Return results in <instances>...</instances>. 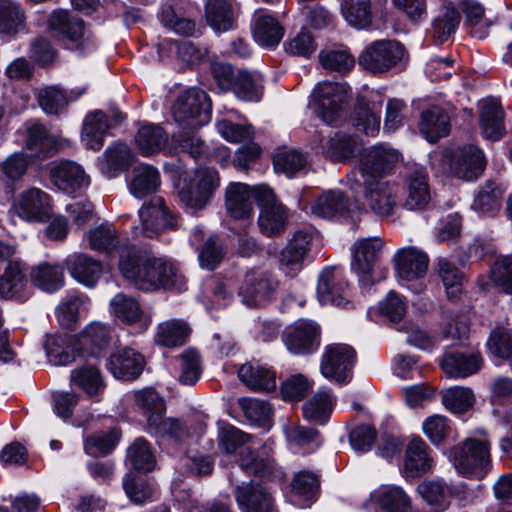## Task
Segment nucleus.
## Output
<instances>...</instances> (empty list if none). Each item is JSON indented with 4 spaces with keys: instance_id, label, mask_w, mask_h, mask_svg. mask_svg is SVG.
I'll return each mask as SVG.
<instances>
[{
    "instance_id": "nucleus-36",
    "label": "nucleus",
    "mask_w": 512,
    "mask_h": 512,
    "mask_svg": "<svg viewBox=\"0 0 512 512\" xmlns=\"http://www.w3.org/2000/svg\"><path fill=\"white\" fill-rule=\"evenodd\" d=\"M85 92V87L71 90L67 94L59 86H48L38 92V102L45 113L58 114L67 107L69 102L77 100Z\"/></svg>"
},
{
    "instance_id": "nucleus-15",
    "label": "nucleus",
    "mask_w": 512,
    "mask_h": 512,
    "mask_svg": "<svg viewBox=\"0 0 512 512\" xmlns=\"http://www.w3.org/2000/svg\"><path fill=\"white\" fill-rule=\"evenodd\" d=\"M348 295V285L335 268L322 270L317 283V297L320 303L348 308L351 304L347 299Z\"/></svg>"
},
{
    "instance_id": "nucleus-49",
    "label": "nucleus",
    "mask_w": 512,
    "mask_h": 512,
    "mask_svg": "<svg viewBox=\"0 0 512 512\" xmlns=\"http://www.w3.org/2000/svg\"><path fill=\"white\" fill-rule=\"evenodd\" d=\"M334 397L330 391L319 390L311 399L303 405V415L306 419L317 423H325L329 418Z\"/></svg>"
},
{
    "instance_id": "nucleus-62",
    "label": "nucleus",
    "mask_w": 512,
    "mask_h": 512,
    "mask_svg": "<svg viewBox=\"0 0 512 512\" xmlns=\"http://www.w3.org/2000/svg\"><path fill=\"white\" fill-rule=\"evenodd\" d=\"M380 115L367 103L360 102L354 117L356 129L367 136L374 137L380 130Z\"/></svg>"
},
{
    "instance_id": "nucleus-21",
    "label": "nucleus",
    "mask_w": 512,
    "mask_h": 512,
    "mask_svg": "<svg viewBox=\"0 0 512 512\" xmlns=\"http://www.w3.org/2000/svg\"><path fill=\"white\" fill-rule=\"evenodd\" d=\"M52 183L61 191L72 194L77 190L87 187L89 177L83 168L73 161H61L50 172Z\"/></svg>"
},
{
    "instance_id": "nucleus-14",
    "label": "nucleus",
    "mask_w": 512,
    "mask_h": 512,
    "mask_svg": "<svg viewBox=\"0 0 512 512\" xmlns=\"http://www.w3.org/2000/svg\"><path fill=\"white\" fill-rule=\"evenodd\" d=\"M140 226H133L135 236L153 237L167 228L173 227L174 220L161 198L152 200L139 210Z\"/></svg>"
},
{
    "instance_id": "nucleus-61",
    "label": "nucleus",
    "mask_w": 512,
    "mask_h": 512,
    "mask_svg": "<svg viewBox=\"0 0 512 512\" xmlns=\"http://www.w3.org/2000/svg\"><path fill=\"white\" fill-rule=\"evenodd\" d=\"M438 275L441 278L443 285L449 297H457L461 292L463 274L446 258H439L438 262Z\"/></svg>"
},
{
    "instance_id": "nucleus-63",
    "label": "nucleus",
    "mask_w": 512,
    "mask_h": 512,
    "mask_svg": "<svg viewBox=\"0 0 512 512\" xmlns=\"http://www.w3.org/2000/svg\"><path fill=\"white\" fill-rule=\"evenodd\" d=\"M127 458L131 465L139 471H151L155 466V458L149 444L143 438L135 440L127 451Z\"/></svg>"
},
{
    "instance_id": "nucleus-31",
    "label": "nucleus",
    "mask_w": 512,
    "mask_h": 512,
    "mask_svg": "<svg viewBox=\"0 0 512 512\" xmlns=\"http://www.w3.org/2000/svg\"><path fill=\"white\" fill-rule=\"evenodd\" d=\"M112 335L113 331L108 324L92 321L79 333L78 342L89 354L98 356L109 345Z\"/></svg>"
},
{
    "instance_id": "nucleus-9",
    "label": "nucleus",
    "mask_w": 512,
    "mask_h": 512,
    "mask_svg": "<svg viewBox=\"0 0 512 512\" xmlns=\"http://www.w3.org/2000/svg\"><path fill=\"white\" fill-rule=\"evenodd\" d=\"M356 359L355 350L347 344H330L325 347L321 359V374L339 384L351 380V371Z\"/></svg>"
},
{
    "instance_id": "nucleus-23",
    "label": "nucleus",
    "mask_w": 512,
    "mask_h": 512,
    "mask_svg": "<svg viewBox=\"0 0 512 512\" xmlns=\"http://www.w3.org/2000/svg\"><path fill=\"white\" fill-rule=\"evenodd\" d=\"M64 264L70 275L77 282L87 287H94L103 272V266L100 261L83 253L68 255L64 260Z\"/></svg>"
},
{
    "instance_id": "nucleus-18",
    "label": "nucleus",
    "mask_w": 512,
    "mask_h": 512,
    "mask_svg": "<svg viewBox=\"0 0 512 512\" xmlns=\"http://www.w3.org/2000/svg\"><path fill=\"white\" fill-rule=\"evenodd\" d=\"M312 238L310 232L298 230L289 239L280 253V266L287 275L294 276L301 271L310 251Z\"/></svg>"
},
{
    "instance_id": "nucleus-47",
    "label": "nucleus",
    "mask_w": 512,
    "mask_h": 512,
    "mask_svg": "<svg viewBox=\"0 0 512 512\" xmlns=\"http://www.w3.org/2000/svg\"><path fill=\"white\" fill-rule=\"evenodd\" d=\"M134 398L147 419L148 427L157 424V421L164 415L166 410L163 398L151 388L135 392Z\"/></svg>"
},
{
    "instance_id": "nucleus-53",
    "label": "nucleus",
    "mask_w": 512,
    "mask_h": 512,
    "mask_svg": "<svg viewBox=\"0 0 512 512\" xmlns=\"http://www.w3.org/2000/svg\"><path fill=\"white\" fill-rule=\"evenodd\" d=\"M206 19L215 31L224 32L231 29L234 20L231 5L227 0H208Z\"/></svg>"
},
{
    "instance_id": "nucleus-16",
    "label": "nucleus",
    "mask_w": 512,
    "mask_h": 512,
    "mask_svg": "<svg viewBox=\"0 0 512 512\" xmlns=\"http://www.w3.org/2000/svg\"><path fill=\"white\" fill-rule=\"evenodd\" d=\"M17 214L26 221L44 222L52 214L50 196L38 188L20 194L15 204Z\"/></svg>"
},
{
    "instance_id": "nucleus-57",
    "label": "nucleus",
    "mask_w": 512,
    "mask_h": 512,
    "mask_svg": "<svg viewBox=\"0 0 512 512\" xmlns=\"http://www.w3.org/2000/svg\"><path fill=\"white\" fill-rule=\"evenodd\" d=\"M245 417L253 424L264 429L271 427V407L262 400L254 398H243L239 401Z\"/></svg>"
},
{
    "instance_id": "nucleus-43",
    "label": "nucleus",
    "mask_w": 512,
    "mask_h": 512,
    "mask_svg": "<svg viewBox=\"0 0 512 512\" xmlns=\"http://www.w3.org/2000/svg\"><path fill=\"white\" fill-rule=\"evenodd\" d=\"M106 114L95 111L87 115L83 124L82 141L90 149L99 150L103 145V137L110 128Z\"/></svg>"
},
{
    "instance_id": "nucleus-22",
    "label": "nucleus",
    "mask_w": 512,
    "mask_h": 512,
    "mask_svg": "<svg viewBox=\"0 0 512 512\" xmlns=\"http://www.w3.org/2000/svg\"><path fill=\"white\" fill-rule=\"evenodd\" d=\"M145 366L143 356L131 348H122L114 352L107 368L117 379L134 380L142 373Z\"/></svg>"
},
{
    "instance_id": "nucleus-2",
    "label": "nucleus",
    "mask_w": 512,
    "mask_h": 512,
    "mask_svg": "<svg viewBox=\"0 0 512 512\" xmlns=\"http://www.w3.org/2000/svg\"><path fill=\"white\" fill-rule=\"evenodd\" d=\"M220 186V176L216 169L199 167L178 191L180 202L190 213L204 209Z\"/></svg>"
},
{
    "instance_id": "nucleus-58",
    "label": "nucleus",
    "mask_w": 512,
    "mask_h": 512,
    "mask_svg": "<svg viewBox=\"0 0 512 512\" xmlns=\"http://www.w3.org/2000/svg\"><path fill=\"white\" fill-rule=\"evenodd\" d=\"M87 240L90 249L109 252L118 244V234L111 224L105 223L90 229Z\"/></svg>"
},
{
    "instance_id": "nucleus-30",
    "label": "nucleus",
    "mask_w": 512,
    "mask_h": 512,
    "mask_svg": "<svg viewBox=\"0 0 512 512\" xmlns=\"http://www.w3.org/2000/svg\"><path fill=\"white\" fill-rule=\"evenodd\" d=\"M324 153L333 161L346 162L363 152L361 140L349 134L337 132L323 145Z\"/></svg>"
},
{
    "instance_id": "nucleus-28",
    "label": "nucleus",
    "mask_w": 512,
    "mask_h": 512,
    "mask_svg": "<svg viewBox=\"0 0 512 512\" xmlns=\"http://www.w3.org/2000/svg\"><path fill=\"white\" fill-rule=\"evenodd\" d=\"M405 207L409 210L423 209L431 200L428 175L423 168H414L406 178Z\"/></svg>"
},
{
    "instance_id": "nucleus-56",
    "label": "nucleus",
    "mask_w": 512,
    "mask_h": 512,
    "mask_svg": "<svg viewBox=\"0 0 512 512\" xmlns=\"http://www.w3.org/2000/svg\"><path fill=\"white\" fill-rule=\"evenodd\" d=\"M474 402L475 396L469 387L454 386L442 391V403L453 413L466 412Z\"/></svg>"
},
{
    "instance_id": "nucleus-52",
    "label": "nucleus",
    "mask_w": 512,
    "mask_h": 512,
    "mask_svg": "<svg viewBox=\"0 0 512 512\" xmlns=\"http://www.w3.org/2000/svg\"><path fill=\"white\" fill-rule=\"evenodd\" d=\"M110 312L127 324L141 321L143 317V311L139 303L123 293H118L111 299Z\"/></svg>"
},
{
    "instance_id": "nucleus-4",
    "label": "nucleus",
    "mask_w": 512,
    "mask_h": 512,
    "mask_svg": "<svg viewBox=\"0 0 512 512\" xmlns=\"http://www.w3.org/2000/svg\"><path fill=\"white\" fill-rule=\"evenodd\" d=\"M175 121L183 128L196 129L211 119V102L200 89H189L181 93L172 107Z\"/></svg>"
},
{
    "instance_id": "nucleus-54",
    "label": "nucleus",
    "mask_w": 512,
    "mask_h": 512,
    "mask_svg": "<svg viewBox=\"0 0 512 512\" xmlns=\"http://www.w3.org/2000/svg\"><path fill=\"white\" fill-rule=\"evenodd\" d=\"M342 14L349 25L365 29L372 21L371 0H346L342 4Z\"/></svg>"
},
{
    "instance_id": "nucleus-10",
    "label": "nucleus",
    "mask_w": 512,
    "mask_h": 512,
    "mask_svg": "<svg viewBox=\"0 0 512 512\" xmlns=\"http://www.w3.org/2000/svg\"><path fill=\"white\" fill-rule=\"evenodd\" d=\"M315 113L326 124L333 125L341 117L347 90L343 84L334 82L319 83L312 93Z\"/></svg>"
},
{
    "instance_id": "nucleus-5",
    "label": "nucleus",
    "mask_w": 512,
    "mask_h": 512,
    "mask_svg": "<svg viewBox=\"0 0 512 512\" xmlns=\"http://www.w3.org/2000/svg\"><path fill=\"white\" fill-rule=\"evenodd\" d=\"M406 57L404 46L390 39L376 40L361 52L358 62L372 74H383L396 67Z\"/></svg>"
},
{
    "instance_id": "nucleus-51",
    "label": "nucleus",
    "mask_w": 512,
    "mask_h": 512,
    "mask_svg": "<svg viewBox=\"0 0 512 512\" xmlns=\"http://www.w3.org/2000/svg\"><path fill=\"white\" fill-rule=\"evenodd\" d=\"M460 9L465 15L471 36L478 39L485 38L488 35L490 23L483 17L482 5L473 0H465L460 3Z\"/></svg>"
},
{
    "instance_id": "nucleus-25",
    "label": "nucleus",
    "mask_w": 512,
    "mask_h": 512,
    "mask_svg": "<svg viewBox=\"0 0 512 512\" xmlns=\"http://www.w3.org/2000/svg\"><path fill=\"white\" fill-rule=\"evenodd\" d=\"M251 31L254 40L264 47L278 45L284 36L282 25L264 10H257L253 14Z\"/></svg>"
},
{
    "instance_id": "nucleus-39",
    "label": "nucleus",
    "mask_w": 512,
    "mask_h": 512,
    "mask_svg": "<svg viewBox=\"0 0 512 512\" xmlns=\"http://www.w3.org/2000/svg\"><path fill=\"white\" fill-rule=\"evenodd\" d=\"M70 381L91 397L100 395L105 389L100 370L91 364L73 369L70 373Z\"/></svg>"
},
{
    "instance_id": "nucleus-50",
    "label": "nucleus",
    "mask_w": 512,
    "mask_h": 512,
    "mask_svg": "<svg viewBox=\"0 0 512 512\" xmlns=\"http://www.w3.org/2000/svg\"><path fill=\"white\" fill-rule=\"evenodd\" d=\"M167 139V134L163 129L154 124L142 126L135 136V142L145 156L161 151L167 143Z\"/></svg>"
},
{
    "instance_id": "nucleus-33",
    "label": "nucleus",
    "mask_w": 512,
    "mask_h": 512,
    "mask_svg": "<svg viewBox=\"0 0 512 512\" xmlns=\"http://www.w3.org/2000/svg\"><path fill=\"white\" fill-rule=\"evenodd\" d=\"M27 280L23 265L19 260H11L0 277V297L25 300Z\"/></svg>"
},
{
    "instance_id": "nucleus-44",
    "label": "nucleus",
    "mask_w": 512,
    "mask_h": 512,
    "mask_svg": "<svg viewBox=\"0 0 512 512\" xmlns=\"http://www.w3.org/2000/svg\"><path fill=\"white\" fill-rule=\"evenodd\" d=\"M348 208V200L341 191H326L322 193L312 204L311 211L314 215L331 219L343 214Z\"/></svg>"
},
{
    "instance_id": "nucleus-19",
    "label": "nucleus",
    "mask_w": 512,
    "mask_h": 512,
    "mask_svg": "<svg viewBox=\"0 0 512 512\" xmlns=\"http://www.w3.org/2000/svg\"><path fill=\"white\" fill-rule=\"evenodd\" d=\"M235 499L242 512H276L272 493L252 482L236 487Z\"/></svg>"
},
{
    "instance_id": "nucleus-24",
    "label": "nucleus",
    "mask_w": 512,
    "mask_h": 512,
    "mask_svg": "<svg viewBox=\"0 0 512 512\" xmlns=\"http://www.w3.org/2000/svg\"><path fill=\"white\" fill-rule=\"evenodd\" d=\"M256 199L255 186L243 183H230L226 188L225 205L228 214L235 219H246L252 215L253 199Z\"/></svg>"
},
{
    "instance_id": "nucleus-6",
    "label": "nucleus",
    "mask_w": 512,
    "mask_h": 512,
    "mask_svg": "<svg viewBox=\"0 0 512 512\" xmlns=\"http://www.w3.org/2000/svg\"><path fill=\"white\" fill-rule=\"evenodd\" d=\"M401 160V154L392 146L379 143L363 150L358 170L362 181H379L392 173Z\"/></svg>"
},
{
    "instance_id": "nucleus-41",
    "label": "nucleus",
    "mask_w": 512,
    "mask_h": 512,
    "mask_svg": "<svg viewBox=\"0 0 512 512\" xmlns=\"http://www.w3.org/2000/svg\"><path fill=\"white\" fill-rule=\"evenodd\" d=\"M49 28L63 40L77 42L84 36V23L69 17L66 11H54L48 21Z\"/></svg>"
},
{
    "instance_id": "nucleus-26",
    "label": "nucleus",
    "mask_w": 512,
    "mask_h": 512,
    "mask_svg": "<svg viewBox=\"0 0 512 512\" xmlns=\"http://www.w3.org/2000/svg\"><path fill=\"white\" fill-rule=\"evenodd\" d=\"M483 365V359L476 353L459 351L447 352L441 360L443 372L451 378H465L477 373Z\"/></svg>"
},
{
    "instance_id": "nucleus-12",
    "label": "nucleus",
    "mask_w": 512,
    "mask_h": 512,
    "mask_svg": "<svg viewBox=\"0 0 512 512\" xmlns=\"http://www.w3.org/2000/svg\"><path fill=\"white\" fill-rule=\"evenodd\" d=\"M282 339L290 353L310 354L316 351L320 345V329L312 321L298 320L285 328Z\"/></svg>"
},
{
    "instance_id": "nucleus-17",
    "label": "nucleus",
    "mask_w": 512,
    "mask_h": 512,
    "mask_svg": "<svg viewBox=\"0 0 512 512\" xmlns=\"http://www.w3.org/2000/svg\"><path fill=\"white\" fill-rule=\"evenodd\" d=\"M277 281L267 272H249L240 288L243 302L248 306H259L267 302L277 288Z\"/></svg>"
},
{
    "instance_id": "nucleus-32",
    "label": "nucleus",
    "mask_w": 512,
    "mask_h": 512,
    "mask_svg": "<svg viewBox=\"0 0 512 512\" xmlns=\"http://www.w3.org/2000/svg\"><path fill=\"white\" fill-rule=\"evenodd\" d=\"M433 465L428 446L420 438H413L405 452L404 471L409 477H417L427 473Z\"/></svg>"
},
{
    "instance_id": "nucleus-20",
    "label": "nucleus",
    "mask_w": 512,
    "mask_h": 512,
    "mask_svg": "<svg viewBox=\"0 0 512 512\" xmlns=\"http://www.w3.org/2000/svg\"><path fill=\"white\" fill-rule=\"evenodd\" d=\"M394 259L396 275L401 284L421 279L427 272L428 256L415 247L398 250Z\"/></svg>"
},
{
    "instance_id": "nucleus-64",
    "label": "nucleus",
    "mask_w": 512,
    "mask_h": 512,
    "mask_svg": "<svg viewBox=\"0 0 512 512\" xmlns=\"http://www.w3.org/2000/svg\"><path fill=\"white\" fill-rule=\"evenodd\" d=\"M492 283L506 294L512 295V257H499L490 270Z\"/></svg>"
},
{
    "instance_id": "nucleus-59",
    "label": "nucleus",
    "mask_w": 512,
    "mask_h": 512,
    "mask_svg": "<svg viewBox=\"0 0 512 512\" xmlns=\"http://www.w3.org/2000/svg\"><path fill=\"white\" fill-rule=\"evenodd\" d=\"M44 349L48 361L55 366L67 365L73 361V354L67 339L63 336L47 335Z\"/></svg>"
},
{
    "instance_id": "nucleus-35",
    "label": "nucleus",
    "mask_w": 512,
    "mask_h": 512,
    "mask_svg": "<svg viewBox=\"0 0 512 512\" xmlns=\"http://www.w3.org/2000/svg\"><path fill=\"white\" fill-rule=\"evenodd\" d=\"M417 492L432 509L442 512L450 505L453 488L442 479H426L417 486Z\"/></svg>"
},
{
    "instance_id": "nucleus-7",
    "label": "nucleus",
    "mask_w": 512,
    "mask_h": 512,
    "mask_svg": "<svg viewBox=\"0 0 512 512\" xmlns=\"http://www.w3.org/2000/svg\"><path fill=\"white\" fill-rule=\"evenodd\" d=\"M255 193L260 207L258 217L260 231L269 237L282 234L288 222L286 208L277 201L274 192L267 185H256Z\"/></svg>"
},
{
    "instance_id": "nucleus-40",
    "label": "nucleus",
    "mask_w": 512,
    "mask_h": 512,
    "mask_svg": "<svg viewBox=\"0 0 512 512\" xmlns=\"http://www.w3.org/2000/svg\"><path fill=\"white\" fill-rule=\"evenodd\" d=\"M505 187L495 181H487L477 193L471 207L480 215L493 214L501 207Z\"/></svg>"
},
{
    "instance_id": "nucleus-8",
    "label": "nucleus",
    "mask_w": 512,
    "mask_h": 512,
    "mask_svg": "<svg viewBox=\"0 0 512 512\" xmlns=\"http://www.w3.org/2000/svg\"><path fill=\"white\" fill-rule=\"evenodd\" d=\"M444 163L453 176L472 181L483 173L486 158L477 146L464 145L447 151L444 155Z\"/></svg>"
},
{
    "instance_id": "nucleus-46",
    "label": "nucleus",
    "mask_w": 512,
    "mask_h": 512,
    "mask_svg": "<svg viewBox=\"0 0 512 512\" xmlns=\"http://www.w3.org/2000/svg\"><path fill=\"white\" fill-rule=\"evenodd\" d=\"M460 23V13L452 3H445L432 23L433 37L440 43L455 33Z\"/></svg>"
},
{
    "instance_id": "nucleus-42",
    "label": "nucleus",
    "mask_w": 512,
    "mask_h": 512,
    "mask_svg": "<svg viewBox=\"0 0 512 512\" xmlns=\"http://www.w3.org/2000/svg\"><path fill=\"white\" fill-rule=\"evenodd\" d=\"M190 332L185 321L170 319L158 324L154 339L161 346L176 347L184 344Z\"/></svg>"
},
{
    "instance_id": "nucleus-55",
    "label": "nucleus",
    "mask_w": 512,
    "mask_h": 512,
    "mask_svg": "<svg viewBox=\"0 0 512 512\" xmlns=\"http://www.w3.org/2000/svg\"><path fill=\"white\" fill-rule=\"evenodd\" d=\"M230 90L241 100L257 102L262 97L261 79L249 72L238 71Z\"/></svg>"
},
{
    "instance_id": "nucleus-38",
    "label": "nucleus",
    "mask_w": 512,
    "mask_h": 512,
    "mask_svg": "<svg viewBox=\"0 0 512 512\" xmlns=\"http://www.w3.org/2000/svg\"><path fill=\"white\" fill-rule=\"evenodd\" d=\"M160 183L159 171L151 165L141 164L136 166L132 171L129 189L132 195L137 198H142L156 192Z\"/></svg>"
},
{
    "instance_id": "nucleus-27",
    "label": "nucleus",
    "mask_w": 512,
    "mask_h": 512,
    "mask_svg": "<svg viewBox=\"0 0 512 512\" xmlns=\"http://www.w3.org/2000/svg\"><path fill=\"white\" fill-rule=\"evenodd\" d=\"M371 498L383 512H415L410 496L400 486L382 485Z\"/></svg>"
},
{
    "instance_id": "nucleus-29",
    "label": "nucleus",
    "mask_w": 512,
    "mask_h": 512,
    "mask_svg": "<svg viewBox=\"0 0 512 512\" xmlns=\"http://www.w3.org/2000/svg\"><path fill=\"white\" fill-rule=\"evenodd\" d=\"M479 118L481 132L486 139L497 141L503 136V111L498 100L493 98L481 100Z\"/></svg>"
},
{
    "instance_id": "nucleus-3",
    "label": "nucleus",
    "mask_w": 512,
    "mask_h": 512,
    "mask_svg": "<svg viewBox=\"0 0 512 512\" xmlns=\"http://www.w3.org/2000/svg\"><path fill=\"white\" fill-rule=\"evenodd\" d=\"M448 458L457 473L482 478L491 467L489 443L483 439L468 438L453 446Z\"/></svg>"
},
{
    "instance_id": "nucleus-37",
    "label": "nucleus",
    "mask_w": 512,
    "mask_h": 512,
    "mask_svg": "<svg viewBox=\"0 0 512 512\" xmlns=\"http://www.w3.org/2000/svg\"><path fill=\"white\" fill-rule=\"evenodd\" d=\"M450 118L437 106L430 107L421 113L419 129L422 135L431 143L448 134Z\"/></svg>"
},
{
    "instance_id": "nucleus-45",
    "label": "nucleus",
    "mask_w": 512,
    "mask_h": 512,
    "mask_svg": "<svg viewBox=\"0 0 512 512\" xmlns=\"http://www.w3.org/2000/svg\"><path fill=\"white\" fill-rule=\"evenodd\" d=\"M31 281L43 291L54 292L64 284L63 268L56 264H39L31 271Z\"/></svg>"
},
{
    "instance_id": "nucleus-1",
    "label": "nucleus",
    "mask_w": 512,
    "mask_h": 512,
    "mask_svg": "<svg viewBox=\"0 0 512 512\" xmlns=\"http://www.w3.org/2000/svg\"><path fill=\"white\" fill-rule=\"evenodd\" d=\"M119 269L122 275L141 290L160 287L182 289L184 278L177 267L164 259L153 258L135 246L120 249Z\"/></svg>"
},
{
    "instance_id": "nucleus-34",
    "label": "nucleus",
    "mask_w": 512,
    "mask_h": 512,
    "mask_svg": "<svg viewBox=\"0 0 512 512\" xmlns=\"http://www.w3.org/2000/svg\"><path fill=\"white\" fill-rule=\"evenodd\" d=\"M240 380L255 391H271L276 388V373L259 363L243 364L238 370Z\"/></svg>"
},
{
    "instance_id": "nucleus-48",
    "label": "nucleus",
    "mask_w": 512,
    "mask_h": 512,
    "mask_svg": "<svg viewBox=\"0 0 512 512\" xmlns=\"http://www.w3.org/2000/svg\"><path fill=\"white\" fill-rule=\"evenodd\" d=\"M25 20V12L17 0H0V34H16Z\"/></svg>"
},
{
    "instance_id": "nucleus-13",
    "label": "nucleus",
    "mask_w": 512,
    "mask_h": 512,
    "mask_svg": "<svg viewBox=\"0 0 512 512\" xmlns=\"http://www.w3.org/2000/svg\"><path fill=\"white\" fill-rule=\"evenodd\" d=\"M366 206L378 216H390L398 204L397 187L387 180L362 181Z\"/></svg>"
},
{
    "instance_id": "nucleus-11",
    "label": "nucleus",
    "mask_w": 512,
    "mask_h": 512,
    "mask_svg": "<svg viewBox=\"0 0 512 512\" xmlns=\"http://www.w3.org/2000/svg\"><path fill=\"white\" fill-rule=\"evenodd\" d=\"M384 242L379 237L362 238L352 247L351 269L354 271L362 285L370 284V277L381 255Z\"/></svg>"
},
{
    "instance_id": "nucleus-60",
    "label": "nucleus",
    "mask_w": 512,
    "mask_h": 512,
    "mask_svg": "<svg viewBox=\"0 0 512 512\" xmlns=\"http://www.w3.org/2000/svg\"><path fill=\"white\" fill-rule=\"evenodd\" d=\"M89 298L83 295H72L64 300L57 307V318L59 323L71 328L78 320L81 308L87 310Z\"/></svg>"
}]
</instances>
